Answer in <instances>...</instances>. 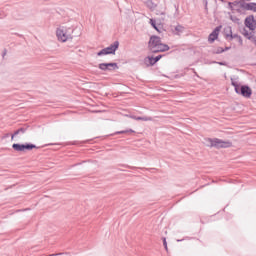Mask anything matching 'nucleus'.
I'll return each instance as SVG.
<instances>
[{
  "label": "nucleus",
  "instance_id": "obj_20",
  "mask_svg": "<svg viewBox=\"0 0 256 256\" xmlns=\"http://www.w3.org/2000/svg\"><path fill=\"white\" fill-rule=\"evenodd\" d=\"M150 24L156 31H159V29L157 28L156 21L154 19H150Z\"/></svg>",
  "mask_w": 256,
  "mask_h": 256
},
{
  "label": "nucleus",
  "instance_id": "obj_4",
  "mask_svg": "<svg viewBox=\"0 0 256 256\" xmlns=\"http://www.w3.org/2000/svg\"><path fill=\"white\" fill-rule=\"evenodd\" d=\"M56 36L58 41L65 43L71 39V34H69V29L65 26H59L56 30Z\"/></svg>",
  "mask_w": 256,
  "mask_h": 256
},
{
  "label": "nucleus",
  "instance_id": "obj_2",
  "mask_svg": "<svg viewBox=\"0 0 256 256\" xmlns=\"http://www.w3.org/2000/svg\"><path fill=\"white\" fill-rule=\"evenodd\" d=\"M205 141L208 147H215L216 149H227L228 147H231V142L223 141L219 138H207Z\"/></svg>",
  "mask_w": 256,
  "mask_h": 256
},
{
  "label": "nucleus",
  "instance_id": "obj_12",
  "mask_svg": "<svg viewBox=\"0 0 256 256\" xmlns=\"http://www.w3.org/2000/svg\"><path fill=\"white\" fill-rule=\"evenodd\" d=\"M26 131H27V128H23V127L16 130L14 132V134L11 136V139H15V137H17V135H24V133H26Z\"/></svg>",
  "mask_w": 256,
  "mask_h": 256
},
{
  "label": "nucleus",
  "instance_id": "obj_16",
  "mask_svg": "<svg viewBox=\"0 0 256 256\" xmlns=\"http://www.w3.org/2000/svg\"><path fill=\"white\" fill-rule=\"evenodd\" d=\"M136 121H153V118L150 116H144V117L138 116V118H136Z\"/></svg>",
  "mask_w": 256,
  "mask_h": 256
},
{
  "label": "nucleus",
  "instance_id": "obj_8",
  "mask_svg": "<svg viewBox=\"0 0 256 256\" xmlns=\"http://www.w3.org/2000/svg\"><path fill=\"white\" fill-rule=\"evenodd\" d=\"M229 33L230 34H226L227 39H229L230 41H233V39H236V41H238L240 45L243 44V39L241 38V36H239L238 34H233V32H231V28H229Z\"/></svg>",
  "mask_w": 256,
  "mask_h": 256
},
{
  "label": "nucleus",
  "instance_id": "obj_29",
  "mask_svg": "<svg viewBox=\"0 0 256 256\" xmlns=\"http://www.w3.org/2000/svg\"><path fill=\"white\" fill-rule=\"evenodd\" d=\"M6 53L3 54V57H5Z\"/></svg>",
  "mask_w": 256,
  "mask_h": 256
},
{
  "label": "nucleus",
  "instance_id": "obj_11",
  "mask_svg": "<svg viewBox=\"0 0 256 256\" xmlns=\"http://www.w3.org/2000/svg\"><path fill=\"white\" fill-rule=\"evenodd\" d=\"M183 31H185V27H183L181 25H177V26H175V28L173 30V34L174 35H181V33H183Z\"/></svg>",
  "mask_w": 256,
  "mask_h": 256
},
{
  "label": "nucleus",
  "instance_id": "obj_15",
  "mask_svg": "<svg viewBox=\"0 0 256 256\" xmlns=\"http://www.w3.org/2000/svg\"><path fill=\"white\" fill-rule=\"evenodd\" d=\"M146 7H148V9H150L151 11H155V9H157V4H155L151 0H148L146 1Z\"/></svg>",
  "mask_w": 256,
  "mask_h": 256
},
{
  "label": "nucleus",
  "instance_id": "obj_1",
  "mask_svg": "<svg viewBox=\"0 0 256 256\" xmlns=\"http://www.w3.org/2000/svg\"><path fill=\"white\" fill-rule=\"evenodd\" d=\"M148 49L152 53H165V51H169V45L163 44L161 42V38L158 36H151L148 42Z\"/></svg>",
  "mask_w": 256,
  "mask_h": 256
},
{
  "label": "nucleus",
  "instance_id": "obj_22",
  "mask_svg": "<svg viewBox=\"0 0 256 256\" xmlns=\"http://www.w3.org/2000/svg\"><path fill=\"white\" fill-rule=\"evenodd\" d=\"M231 21H233V23H239V19L235 16H230Z\"/></svg>",
  "mask_w": 256,
  "mask_h": 256
},
{
  "label": "nucleus",
  "instance_id": "obj_25",
  "mask_svg": "<svg viewBox=\"0 0 256 256\" xmlns=\"http://www.w3.org/2000/svg\"><path fill=\"white\" fill-rule=\"evenodd\" d=\"M132 119H134L135 121H137V119L139 118V116H131Z\"/></svg>",
  "mask_w": 256,
  "mask_h": 256
},
{
  "label": "nucleus",
  "instance_id": "obj_24",
  "mask_svg": "<svg viewBox=\"0 0 256 256\" xmlns=\"http://www.w3.org/2000/svg\"><path fill=\"white\" fill-rule=\"evenodd\" d=\"M163 245L165 247V250L167 251V239L166 238H163Z\"/></svg>",
  "mask_w": 256,
  "mask_h": 256
},
{
  "label": "nucleus",
  "instance_id": "obj_28",
  "mask_svg": "<svg viewBox=\"0 0 256 256\" xmlns=\"http://www.w3.org/2000/svg\"><path fill=\"white\" fill-rule=\"evenodd\" d=\"M56 255H61V254H51L50 256H56Z\"/></svg>",
  "mask_w": 256,
  "mask_h": 256
},
{
  "label": "nucleus",
  "instance_id": "obj_21",
  "mask_svg": "<svg viewBox=\"0 0 256 256\" xmlns=\"http://www.w3.org/2000/svg\"><path fill=\"white\" fill-rule=\"evenodd\" d=\"M221 53H225V49H223L222 47L217 48L216 54L219 55Z\"/></svg>",
  "mask_w": 256,
  "mask_h": 256
},
{
  "label": "nucleus",
  "instance_id": "obj_27",
  "mask_svg": "<svg viewBox=\"0 0 256 256\" xmlns=\"http://www.w3.org/2000/svg\"><path fill=\"white\" fill-rule=\"evenodd\" d=\"M214 63H218V65H224L223 62H214Z\"/></svg>",
  "mask_w": 256,
  "mask_h": 256
},
{
  "label": "nucleus",
  "instance_id": "obj_9",
  "mask_svg": "<svg viewBox=\"0 0 256 256\" xmlns=\"http://www.w3.org/2000/svg\"><path fill=\"white\" fill-rule=\"evenodd\" d=\"M245 25L250 29V31H255V20H253V18L247 17L245 19Z\"/></svg>",
  "mask_w": 256,
  "mask_h": 256
},
{
  "label": "nucleus",
  "instance_id": "obj_18",
  "mask_svg": "<svg viewBox=\"0 0 256 256\" xmlns=\"http://www.w3.org/2000/svg\"><path fill=\"white\" fill-rule=\"evenodd\" d=\"M156 15H161V19L165 21V9L163 10H157Z\"/></svg>",
  "mask_w": 256,
  "mask_h": 256
},
{
  "label": "nucleus",
  "instance_id": "obj_23",
  "mask_svg": "<svg viewBox=\"0 0 256 256\" xmlns=\"http://www.w3.org/2000/svg\"><path fill=\"white\" fill-rule=\"evenodd\" d=\"M162 57H163V55H158V56L154 57V61L157 63Z\"/></svg>",
  "mask_w": 256,
  "mask_h": 256
},
{
  "label": "nucleus",
  "instance_id": "obj_5",
  "mask_svg": "<svg viewBox=\"0 0 256 256\" xmlns=\"http://www.w3.org/2000/svg\"><path fill=\"white\" fill-rule=\"evenodd\" d=\"M119 49V41H115L110 46L102 49L97 53L98 57H102V55H115V52Z\"/></svg>",
  "mask_w": 256,
  "mask_h": 256
},
{
  "label": "nucleus",
  "instance_id": "obj_17",
  "mask_svg": "<svg viewBox=\"0 0 256 256\" xmlns=\"http://www.w3.org/2000/svg\"><path fill=\"white\" fill-rule=\"evenodd\" d=\"M125 133H135V131H133V129L122 130V131L115 132V135H123Z\"/></svg>",
  "mask_w": 256,
  "mask_h": 256
},
{
  "label": "nucleus",
  "instance_id": "obj_6",
  "mask_svg": "<svg viewBox=\"0 0 256 256\" xmlns=\"http://www.w3.org/2000/svg\"><path fill=\"white\" fill-rule=\"evenodd\" d=\"M98 68L101 71H115L116 69H119V66L115 62L111 63H100Z\"/></svg>",
  "mask_w": 256,
  "mask_h": 256
},
{
  "label": "nucleus",
  "instance_id": "obj_14",
  "mask_svg": "<svg viewBox=\"0 0 256 256\" xmlns=\"http://www.w3.org/2000/svg\"><path fill=\"white\" fill-rule=\"evenodd\" d=\"M22 147L24 149V152L25 151H31L33 149H37V146L35 144H29V143L22 144Z\"/></svg>",
  "mask_w": 256,
  "mask_h": 256
},
{
  "label": "nucleus",
  "instance_id": "obj_7",
  "mask_svg": "<svg viewBox=\"0 0 256 256\" xmlns=\"http://www.w3.org/2000/svg\"><path fill=\"white\" fill-rule=\"evenodd\" d=\"M221 31V26H217L212 33L208 36V41L210 43H215L216 39L219 37V32Z\"/></svg>",
  "mask_w": 256,
  "mask_h": 256
},
{
  "label": "nucleus",
  "instance_id": "obj_10",
  "mask_svg": "<svg viewBox=\"0 0 256 256\" xmlns=\"http://www.w3.org/2000/svg\"><path fill=\"white\" fill-rule=\"evenodd\" d=\"M155 58L153 56H147L146 58H144V64L146 67H151L153 65H155Z\"/></svg>",
  "mask_w": 256,
  "mask_h": 256
},
{
  "label": "nucleus",
  "instance_id": "obj_13",
  "mask_svg": "<svg viewBox=\"0 0 256 256\" xmlns=\"http://www.w3.org/2000/svg\"><path fill=\"white\" fill-rule=\"evenodd\" d=\"M12 149H14V151H17L18 153H25L23 144H13Z\"/></svg>",
  "mask_w": 256,
  "mask_h": 256
},
{
  "label": "nucleus",
  "instance_id": "obj_19",
  "mask_svg": "<svg viewBox=\"0 0 256 256\" xmlns=\"http://www.w3.org/2000/svg\"><path fill=\"white\" fill-rule=\"evenodd\" d=\"M247 8L250 9V11H256V4L255 3H249L247 5Z\"/></svg>",
  "mask_w": 256,
  "mask_h": 256
},
{
  "label": "nucleus",
  "instance_id": "obj_26",
  "mask_svg": "<svg viewBox=\"0 0 256 256\" xmlns=\"http://www.w3.org/2000/svg\"><path fill=\"white\" fill-rule=\"evenodd\" d=\"M229 49H231V47H226L224 51H229Z\"/></svg>",
  "mask_w": 256,
  "mask_h": 256
},
{
  "label": "nucleus",
  "instance_id": "obj_3",
  "mask_svg": "<svg viewBox=\"0 0 256 256\" xmlns=\"http://www.w3.org/2000/svg\"><path fill=\"white\" fill-rule=\"evenodd\" d=\"M231 85L234 87L235 92L238 95H242V97H246L247 99H249V97H251L252 95V91L251 88H249V86H239V84L237 82H235V80H233V78H231Z\"/></svg>",
  "mask_w": 256,
  "mask_h": 256
}]
</instances>
